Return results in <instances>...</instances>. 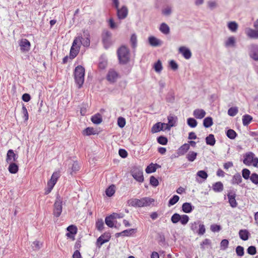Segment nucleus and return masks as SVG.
Here are the masks:
<instances>
[{"label":"nucleus","mask_w":258,"mask_h":258,"mask_svg":"<svg viewBox=\"0 0 258 258\" xmlns=\"http://www.w3.org/2000/svg\"><path fill=\"white\" fill-rule=\"evenodd\" d=\"M179 52L181 53L185 59H189L191 57V53L190 50L184 47L181 46L179 48Z\"/></svg>","instance_id":"a211bd4d"},{"label":"nucleus","mask_w":258,"mask_h":258,"mask_svg":"<svg viewBox=\"0 0 258 258\" xmlns=\"http://www.w3.org/2000/svg\"><path fill=\"white\" fill-rule=\"evenodd\" d=\"M101 38L104 47L106 49L112 45V33L109 31L104 30L101 34Z\"/></svg>","instance_id":"423d86ee"},{"label":"nucleus","mask_w":258,"mask_h":258,"mask_svg":"<svg viewBox=\"0 0 258 258\" xmlns=\"http://www.w3.org/2000/svg\"><path fill=\"white\" fill-rule=\"evenodd\" d=\"M126 123L125 119L123 117H119L117 119V125L120 128H123Z\"/></svg>","instance_id":"13d9d810"},{"label":"nucleus","mask_w":258,"mask_h":258,"mask_svg":"<svg viewBox=\"0 0 258 258\" xmlns=\"http://www.w3.org/2000/svg\"><path fill=\"white\" fill-rule=\"evenodd\" d=\"M250 171L247 168H244L242 170V176L246 180L250 179Z\"/></svg>","instance_id":"6e6d98bb"},{"label":"nucleus","mask_w":258,"mask_h":258,"mask_svg":"<svg viewBox=\"0 0 258 258\" xmlns=\"http://www.w3.org/2000/svg\"><path fill=\"white\" fill-rule=\"evenodd\" d=\"M133 178L139 182H143L144 180L143 169L139 166H134L130 171Z\"/></svg>","instance_id":"39448f33"},{"label":"nucleus","mask_w":258,"mask_h":258,"mask_svg":"<svg viewBox=\"0 0 258 258\" xmlns=\"http://www.w3.org/2000/svg\"><path fill=\"white\" fill-rule=\"evenodd\" d=\"M157 167H160V166L158 164L151 163L148 166L145 170L147 173H151L156 171Z\"/></svg>","instance_id":"c85d7f7f"},{"label":"nucleus","mask_w":258,"mask_h":258,"mask_svg":"<svg viewBox=\"0 0 258 258\" xmlns=\"http://www.w3.org/2000/svg\"><path fill=\"white\" fill-rule=\"evenodd\" d=\"M197 155V153L194 151H189L186 155V158L188 161L193 162L196 159Z\"/></svg>","instance_id":"c03bdc74"},{"label":"nucleus","mask_w":258,"mask_h":258,"mask_svg":"<svg viewBox=\"0 0 258 258\" xmlns=\"http://www.w3.org/2000/svg\"><path fill=\"white\" fill-rule=\"evenodd\" d=\"M212 188L215 192H221L223 190L224 186L221 181H218L213 184Z\"/></svg>","instance_id":"2f4dec72"},{"label":"nucleus","mask_w":258,"mask_h":258,"mask_svg":"<svg viewBox=\"0 0 258 258\" xmlns=\"http://www.w3.org/2000/svg\"><path fill=\"white\" fill-rule=\"evenodd\" d=\"M189 149V145L188 144L185 143L178 148L177 151V154L178 155H183L187 152Z\"/></svg>","instance_id":"393cba45"},{"label":"nucleus","mask_w":258,"mask_h":258,"mask_svg":"<svg viewBox=\"0 0 258 258\" xmlns=\"http://www.w3.org/2000/svg\"><path fill=\"white\" fill-rule=\"evenodd\" d=\"M150 184L153 187H157L159 183L158 180L154 176H151L150 177Z\"/></svg>","instance_id":"5fc2aeb1"},{"label":"nucleus","mask_w":258,"mask_h":258,"mask_svg":"<svg viewBox=\"0 0 258 258\" xmlns=\"http://www.w3.org/2000/svg\"><path fill=\"white\" fill-rule=\"evenodd\" d=\"M167 119L168 123H165L166 127L164 128V130H170L171 127L175 126L176 125V122L177 121V117L169 115L167 117Z\"/></svg>","instance_id":"2eb2a0df"},{"label":"nucleus","mask_w":258,"mask_h":258,"mask_svg":"<svg viewBox=\"0 0 258 258\" xmlns=\"http://www.w3.org/2000/svg\"><path fill=\"white\" fill-rule=\"evenodd\" d=\"M179 200V197L177 195H174L168 201V206L170 207L177 203Z\"/></svg>","instance_id":"de8ad7c7"},{"label":"nucleus","mask_w":258,"mask_h":258,"mask_svg":"<svg viewBox=\"0 0 258 258\" xmlns=\"http://www.w3.org/2000/svg\"><path fill=\"white\" fill-rule=\"evenodd\" d=\"M20 50L23 52H28L30 49V42L26 39H22L19 42Z\"/></svg>","instance_id":"f8f14e48"},{"label":"nucleus","mask_w":258,"mask_h":258,"mask_svg":"<svg viewBox=\"0 0 258 258\" xmlns=\"http://www.w3.org/2000/svg\"><path fill=\"white\" fill-rule=\"evenodd\" d=\"M110 233L109 232H105L97 238L96 243V246L98 248H100L104 243L108 242L110 240Z\"/></svg>","instance_id":"1a4fd4ad"},{"label":"nucleus","mask_w":258,"mask_h":258,"mask_svg":"<svg viewBox=\"0 0 258 258\" xmlns=\"http://www.w3.org/2000/svg\"><path fill=\"white\" fill-rule=\"evenodd\" d=\"M157 238L159 243L164 244L165 242V238L164 234L162 232L157 233Z\"/></svg>","instance_id":"338daca9"},{"label":"nucleus","mask_w":258,"mask_h":258,"mask_svg":"<svg viewBox=\"0 0 258 258\" xmlns=\"http://www.w3.org/2000/svg\"><path fill=\"white\" fill-rule=\"evenodd\" d=\"M189 219V217L187 215H182L180 218V222L182 225H185L188 223Z\"/></svg>","instance_id":"052dcab7"},{"label":"nucleus","mask_w":258,"mask_h":258,"mask_svg":"<svg viewBox=\"0 0 258 258\" xmlns=\"http://www.w3.org/2000/svg\"><path fill=\"white\" fill-rule=\"evenodd\" d=\"M74 78L78 88L80 89L84 82L85 68L83 66H77L74 71Z\"/></svg>","instance_id":"f257e3e1"},{"label":"nucleus","mask_w":258,"mask_h":258,"mask_svg":"<svg viewBox=\"0 0 258 258\" xmlns=\"http://www.w3.org/2000/svg\"><path fill=\"white\" fill-rule=\"evenodd\" d=\"M181 215L178 213H174L171 218V221L173 224H176L180 222Z\"/></svg>","instance_id":"603ef678"},{"label":"nucleus","mask_w":258,"mask_h":258,"mask_svg":"<svg viewBox=\"0 0 258 258\" xmlns=\"http://www.w3.org/2000/svg\"><path fill=\"white\" fill-rule=\"evenodd\" d=\"M187 123L188 126L194 128L196 127L198 124V122L194 118L190 117L187 119Z\"/></svg>","instance_id":"8fccbe9b"},{"label":"nucleus","mask_w":258,"mask_h":258,"mask_svg":"<svg viewBox=\"0 0 258 258\" xmlns=\"http://www.w3.org/2000/svg\"><path fill=\"white\" fill-rule=\"evenodd\" d=\"M242 181V177L240 174L239 172L236 173L232 177L231 180L232 184H239Z\"/></svg>","instance_id":"b1692460"},{"label":"nucleus","mask_w":258,"mask_h":258,"mask_svg":"<svg viewBox=\"0 0 258 258\" xmlns=\"http://www.w3.org/2000/svg\"><path fill=\"white\" fill-rule=\"evenodd\" d=\"M229 30L232 32H235L238 29V24L234 21L230 22L228 24Z\"/></svg>","instance_id":"3c124183"},{"label":"nucleus","mask_w":258,"mask_h":258,"mask_svg":"<svg viewBox=\"0 0 258 258\" xmlns=\"http://www.w3.org/2000/svg\"><path fill=\"white\" fill-rule=\"evenodd\" d=\"M60 176V174L59 171L53 172L50 179L48 181V183L54 186Z\"/></svg>","instance_id":"bb28decb"},{"label":"nucleus","mask_w":258,"mask_h":258,"mask_svg":"<svg viewBox=\"0 0 258 258\" xmlns=\"http://www.w3.org/2000/svg\"><path fill=\"white\" fill-rule=\"evenodd\" d=\"M113 218L111 215L106 216L105 219V224L110 228H117L116 226L114 225V223L113 222Z\"/></svg>","instance_id":"e433bc0d"},{"label":"nucleus","mask_w":258,"mask_h":258,"mask_svg":"<svg viewBox=\"0 0 258 258\" xmlns=\"http://www.w3.org/2000/svg\"><path fill=\"white\" fill-rule=\"evenodd\" d=\"M252 117L249 114H245L242 116V123L244 126H247L252 120Z\"/></svg>","instance_id":"4c0bfd02"},{"label":"nucleus","mask_w":258,"mask_h":258,"mask_svg":"<svg viewBox=\"0 0 258 258\" xmlns=\"http://www.w3.org/2000/svg\"><path fill=\"white\" fill-rule=\"evenodd\" d=\"M157 142L162 145H166L168 143V139L164 136H160L157 138Z\"/></svg>","instance_id":"09e8293b"},{"label":"nucleus","mask_w":258,"mask_h":258,"mask_svg":"<svg viewBox=\"0 0 258 258\" xmlns=\"http://www.w3.org/2000/svg\"><path fill=\"white\" fill-rule=\"evenodd\" d=\"M226 134L227 137L231 140L235 139L237 136L236 132L232 129L228 130L226 132Z\"/></svg>","instance_id":"79ce46f5"},{"label":"nucleus","mask_w":258,"mask_h":258,"mask_svg":"<svg viewBox=\"0 0 258 258\" xmlns=\"http://www.w3.org/2000/svg\"><path fill=\"white\" fill-rule=\"evenodd\" d=\"M228 244H229V241L227 239H224L222 240V241H221V243H220L221 249L225 250L226 249H227L228 248Z\"/></svg>","instance_id":"e2e57ef3"},{"label":"nucleus","mask_w":258,"mask_h":258,"mask_svg":"<svg viewBox=\"0 0 258 258\" xmlns=\"http://www.w3.org/2000/svg\"><path fill=\"white\" fill-rule=\"evenodd\" d=\"M213 124L212 117L210 116L207 117L203 120V125L206 128H209Z\"/></svg>","instance_id":"58836bf2"},{"label":"nucleus","mask_w":258,"mask_h":258,"mask_svg":"<svg viewBox=\"0 0 258 258\" xmlns=\"http://www.w3.org/2000/svg\"><path fill=\"white\" fill-rule=\"evenodd\" d=\"M250 180L253 183L258 184V174L256 173H252L251 174Z\"/></svg>","instance_id":"0e129e2a"},{"label":"nucleus","mask_w":258,"mask_h":258,"mask_svg":"<svg viewBox=\"0 0 258 258\" xmlns=\"http://www.w3.org/2000/svg\"><path fill=\"white\" fill-rule=\"evenodd\" d=\"M238 110L237 107H230L228 110V114L230 116H234L238 113Z\"/></svg>","instance_id":"864d4df0"},{"label":"nucleus","mask_w":258,"mask_h":258,"mask_svg":"<svg viewBox=\"0 0 258 258\" xmlns=\"http://www.w3.org/2000/svg\"><path fill=\"white\" fill-rule=\"evenodd\" d=\"M80 169V166L77 161H74L72 164L71 168H69V171L70 172L71 175L76 173Z\"/></svg>","instance_id":"7c9ffc66"},{"label":"nucleus","mask_w":258,"mask_h":258,"mask_svg":"<svg viewBox=\"0 0 258 258\" xmlns=\"http://www.w3.org/2000/svg\"><path fill=\"white\" fill-rule=\"evenodd\" d=\"M82 133L83 136H89L91 135L98 134V132L97 130H94L93 127H88L84 129L82 131Z\"/></svg>","instance_id":"412c9836"},{"label":"nucleus","mask_w":258,"mask_h":258,"mask_svg":"<svg viewBox=\"0 0 258 258\" xmlns=\"http://www.w3.org/2000/svg\"><path fill=\"white\" fill-rule=\"evenodd\" d=\"M235 39L233 36L229 37L225 43V46H226V47H229V46L234 47V46H235Z\"/></svg>","instance_id":"a18cd8bd"},{"label":"nucleus","mask_w":258,"mask_h":258,"mask_svg":"<svg viewBox=\"0 0 258 258\" xmlns=\"http://www.w3.org/2000/svg\"><path fill=\"white\" fill-rule=\"evenodd\" d=\"M81 39L82 36H79L74 40L70 52V59H73L78 54L80 49Z\"/></svg>","instance_id":"7ed1b4c3"},{"label":"nucleus","mask_w":258,"mask_h":258,"mask_svg":"<svg viewBox=\"0 0 258 258\" xmlns=\"http://www.w3.org/2000/svg\"><path fill=\"white\" fill-rule=\"evenodd\" d=\"M116 9L117 10V16L119 19L122 20L127 17L128 9L126 6H123L120 9L118 7Z\"/></svg>","instance_id":"ddd939ff"},{"label":"nucleus","mask_w":258,"mask_h":258,"mask_svg":"<svg viewBox=\"0 0 258 258\" xmlns=\"http://www.w3.org/2000/svg\"><path fill=\"white\" fill-rule=\"evenodd\" d=\"M119 74L114 69H109L106 75V80L111 84H113L117 81L118 78H120Z\"/></svg>","instance_id":"9d476101"},{"label":"nucleus","mask_w":258,"mask_h":258,"mask_svg":"<svg viewBox=\"0 0 258 258\" xmlns=\"http://www.w3.org/2000/svg\"><path fill=\"white\" fill-rule=\"evenodd\" d=\"M247 252L250 255H254L256 253V249L254 246H250L247 249Z\"/></svg>","instance_id":"774afa93"},{"label":"nucleus","mask_w":258,"mask_h":258,"mask_svg":"<svg viewBox=\"0 0 258 258\" xmlns=\"http://www.w3.org/2000/svg\"><path fill=\"white\" fill-rule=\"evenodd\" d=\"M250 56L252 59L255 60H258V46H253L252 47Z\"/></svg>","instance_id":"473e14b6"},{"label":"nucleus","mask_w":258,"mask_h":258,"mask_svg":"<svg viewBox=\"0 0 258 258\" xmlns=\"http://www.w3.org/2000/svg\"><path fill=\"white\" fill-rule=\"evenodd\" d=\"M239 235L241 239L246 241L248 239L250 234L246 229H241L239 231Z\"/></svg>","instance_id":"5701e85b"},{"label":"nucleus","mask_w":258,"mask_h":258,"mask_svg":"<svg viewBox=\"0 0 258 258\" xmlns=\"http://www.w3.org/2000/svg\"><path fill=\"white\" fill-rule=\"evenodd\" d=\"M194 209L193 206L190 203L185 202L182 205V210L184 213H191Z\"/></svg>","instance_id":"4be33fe9"},{"label":"nucleus","mask_w":258,"mask_h":258,"mask_svg":"<svg viewBox=\"0 0 258 258\" xmlns=\"http://www.w3.org/2000/svg\"><path fill=\"white\" fill-rule=\"evenodd\" d=\"M115 185L111 184L105 190V194L108 197H111L114 195L115 193Z\"/></svg>","instance_id":"ea45409f"},{"label":"nucleus","mask_w":258,"mask_h":258,"mask_svg":"<svg viewBox=\"0 0 258 258\" xmlns=\"http://www.w3.org/2000/svg\"><path fill=\"white\" fill-rule=\"evenodd\" d=\"M127 204L132 207H142V198L141 199H132L127 201Z\"/></svg>","instance_id":"6ab92c4d"},{"label":"nucleus","mask_w":258,"mask_h":258,"mask_svg":"<svg viewBox=\"0 0 258 258\" xmlns=\"http://www.w3.org/2000/svg\"><path fill=\"white\" fill-rule=\"evenodd\" d=\"M104 222L102 219H99L96 221L95 226L98 231L101 232L104 228Z\"/></svg>","instance_id":"37998d69"},{"label":"nucleus","mask_w":258,"mask_h":258,"mask_svg":"<svg viewBox=\"0 0 258 258\" xmlns=\"http://www.w3.org/2000/svg\"><path fill=\"white\" fill-rule=\"evenodd\" d=\"M67 230L68 232L66 233V236L74 240L75 235L77 234L78 230L77 226L74 225H71L67 228Z\"/></svg>","instance_id":"4468645a"},{"label":"nucleus","mask_w":258,"mask_h":258,"mask_svg":"<svg viewBox=\"0 0 258 258\" xmlns=\"http://www.w3.org/2000/svg\"><path fill=\"white\" fill-rule=\"evenodd\" d=\"M62 199L58 194L56 197L55 202L53 204V215L56 218H58L62 212Z\"/></svg>","instance_id":"20e7f679"},{"label":"nucleus","mask_w":258,"mask_h":258,"mask_svg":"<svg viewBox=\"0 0 258 258\" xmlns=\"http://www.w3.org/2000/svg\"><path fill=\"white\" fill-rule=\"evenodd\" d=\"M253 27L255 29L251 28H247L245 30L246 35L251 39H258V19H257L253 24Z\"/></svg>","instance_id":"6e6552de"},{"label":"nucleus","mask_w":258,"mask_h":258,"mask_svg":"<svg viewBox=\"0 0 258 258\" xmlns=\"http://www.w3.org/2000/svg\"><path fill=\"white\" fill-rule=\"evenodd\" d=\"M92 122L96 124H99L102 121V117L101 115L98 113L92 116L91 119Z\"/></svg>","instance_id":"c756f323"},{"label":"nucleus","mask_w":258,"mask_h":258,"mask_svg":"<svg viewBox=\"0 0 258 258\" xmlns=\"http://www.w3.org/2000/svg\"><path fill=\"white\" fill-rule=\"evenodd\" d=\"M194 116L198 119L204 118L206 115V112L202 109H196L194 111Z\"/></svg>","instance_id":"a878e982"},{"label":"nucleus","mask_w":258,"mask_h":258,"mask_svg":"<svg viewBox=\"0 0 258 258\" xmlns=\"http://www.w3.org/2000/svg\"><path fill=\"white\" fill-rule=\"evenodd\" d=\"M159 30L164 34L167 35L170 33L169 27L165 23H162L159 27Z\"/></svg>","instance_id":"72a5a7b5"},{"label":"nucleus","mask_w":258,"mask_h":258,"mask_svg":"<svg viewBox=\"0 0 258 258\" xmlns=\"http://www.w3.org/2000/svg\"><path fill=\"white\" fill-rule=\"evenodd\" d=\"M16 154L13 150H9L7 155L6 161L8 163H13V161L15 160Z\"/></svg>","instance_id":"cd10ccee"},{"label":"nucleus","mask_w":258,"mask_h":258,"mask_svg":"<svg viewBox=\"0 0 258 258\" xmlns=\"http://www.w3.org/2000/svg\"><path fill=\"white\" fill-rule=\"evenodd\" d=\"M89 35L88 34L87 35V37L85 38L81 39V45L82 44L84 46L88 47L90 44V40L89 38Z\"/></svg>","instance_id":"680f3d73"},{"label":"nucleus","mask_w":258,"mask_h":258,"mask_svg":"<svg viewBox=\"0 0 258 258\" xmlns=\"http://www.w3.org/2000/svg\"><path fill=\"white\" fill-rule=\"evenodd\" d=\"M21 114L22 118L24 119V122H26L29 118V114L26 107L25 106L24 104H23L22 109L21 111Z\"/></svg>","instance_id":"a19ab883"},{"label":"nucleus","mask_w":258,"mask_h":258,"mask_svg":"<svg viewBox=\"0 0 258 258\" xmlns=\"http://www.w3.org/2000/svg\"><path fill=\"white\" fill-rule=\"evenodd\" d=\"M197 175L198 176L203 179L204 180L206 179L208 176V174L207 172L205 170L199 171L197 172Z\"/></svg>","instance_id":"4d7b16f0"},{"label":"nucleus","mask_w":258,"mask_h":258,"mask_svg":"<svg viewBox=\"0 0 258 258\" xmlns=\"http://www.w3.org/2000/svg\"><path fill=\"white\" fill-rule=\"evenodd\" d=\"M165 125V123L158 122L153 125L151 128L152 133H156L161 131H165L164 126Z\"/></svg>","instance_id":"dca6fc26"},{"label":"nucleus","mask_w":258,"mask_h":258,"mask_svg":"<svg viewBox=\"0 0 258 258\" xmlns=\"http://www.w3.org/2000/svg\"><path fill=\"white\" fill-rule=\"evenodd\" d=\"M117 56L120 63L125 64L130 60V51L125 46H121L117 51Z\"/></svg>","instance_id":"f03ea898"},{"label":"nucleus","mask_w":258,"mask_h":258,"mask_svg":"<svg viewBox=\"0 0 258 258\" xmlns=\"http://www.w3.org/2000/svg\"><path fill=\"white\" fill-rule=\"evenodd\" d=\"M149 42L152 46L156 47L161 46L162 42L160 39H157L154 36H150L148 38Z\"/></svg>","instance_id":"aec40b11"},{"label":"nucleus","mask_w":258,"mask_h":258,"mask_svg":"<svg viewBox=\"0 0 258 258\" xmlns=\"http://www.w3.org/2000/svg\"><path fill=\"white\" fill-rule=\"evenodd\" d=\"M206 143L207 145L210 146H214L216 143V140L213 134H210L206 138Z\"/></svg>","instance_id":"c9c22d12"},{"label":"nucleus","mask_w":258,"mask_h":258,"mask_svg":"<svg viewBox=\"0 0 258 258\" xmlns=\"http://www.w3.org/2000/svg\"><path fill=\"white\" fill-rule=\"evenodd\" d=\"M236 253L239 256H243L244 253V248L240 245L237 246L236 248Z\"/></svg>","instance_id":"69168bd1"},{"label":"nucleus","mask_w":258,"mask_h":258,"mask_svg":"<svg viewBox=\"0 0 258 258\" xmlns=\"http://www.w3.org/2000/svg\"><path fill=\"white\" fill-rule=\"evenodd\" d=\"M123 236H130L137 232V229L131 228L122 231Z\"/></svg>","instance_id":"49530a36"},{"label":"nucleus","mask_w":258,"mask_h":258,"mask_svg":"<svg viewBox=\"0 0 258 258\" xmlns=\"http://www.w3.org/2000/svg\"><path fill=\"white\" fill-rule=\"evenodd\" d=\"M254 154L251 152H248L244 156L243 163L246 165L251 164Z\"/></svg>","instance_id":"f3484780"},{"label":"nucleus","mask_w":258,"mask_h":258,"mask_svg":"<svg viewBox=\"0 0 258 258\" xmlns=\"http://www.w3.org/2000/svg\"><path fill=\"white\" fill-rule=\"evenodd\" d=\"M132 46L133 48H135L137 44V37L135 34H133L130 39Z\"/></svg>","instance_id":"bf43d9fd"},{"label":"nucleus","mask_w":258,"mask_h":258,"mask_svg":"<svg viewBox=\"0 0 258 258\" xmlns=\"http://www.w3.org/2000/svg\"><path fill=\"white\" fill-rule=\"evenodd\" d=\"M190 229L194 233H198L200 235H203L206 232L205 225L201 224L199 220L190 223Z\"/></svg>","instance_id":"0eeeda50"},{"label":"nucleus","mask_w":258,"mask_h":258,"mask_svg":"<svg viewBox=\"0 0 258 258\" xmlns=\"http://www.w3.org/2000/svg\"><path fill=\"white\" fill-rule=\"evenodd\" d=\"M154 199L149 197L143 198L142 204V207L149 206L151 204L154 203Z\"/></svg>","instance_id":"f704fd0d"},{"label":"nucleus","mask_w":258,"mask_h":258,"mask_svg":"<svg viewBox=\"0 0 258 258\" xmlns=\"http://www.w3.org/2000/svg\"><path fill=\"white\" fill-rule=\"evenodd\" d=\"M236 191L234 189L230 190L227 194L228 202L232 208H235L237 206L238 204L236 201Z\"/></svg>","instance_id":"9b49d317"}]
</instances>
